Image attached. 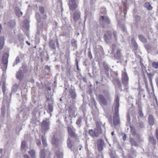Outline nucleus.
<instances>
[{
  "label": "nucleus",
  "mask_w": 158,
  "mask_h": 158,
  "mask_svg": "<svg viewBox=\"0 0 158 158\" xmlns=\"http://www.w3.org/2000/svg\"><path fill=\"white\" fill-rule=\"evenodd\" d=\"M119 97L118 95L116 96L114 104V112L113 114V123L115 126L118 125L120 123L119 116Z\"/></svg>",
  "instance_id": "nucleus-1"
},
{
  "label": "nucleus",
  "mask_w": 158,
  "mask_h": 158,
  "mask_svg": "<svg viewBox=\"0 0 158 158\" xmlns=\"http://www.w3.org/2000/svg\"><path fill=\"white\" fill-rule=\"evenodd\" d=\"M101 123L99 122H97L96 124V127L94 131L92 129L89 130L88 133L90 136L93 138L95 137H98L101 134L102 132V130L101 127Z\"/></svg>",
  "instance_id": "nucleus-2"
},
{
  "label": "nucleus",
  "mask_w": 158,
  "mask_h": 158,
  "mask_svg": "<svg viewBox=\"0 0 158 158\" xmlns=\"http://www.w3.org/2000/svg\"><path fill=\"white\" fill-rule=\"evenodd\" d=\"M50 125V122L48 119L46 118L42 121L41 123V131L42 132L45 133L49 130Z\"/></svg>",
  "instance_id": "nucleus-3"
},
{
  "label": "nucleus",
  "mask_w": 158,
  "mask_h": 158,
  "mask_svg": "<svg viewBox=\"0 0 158 158\" xmlns=\"http://www.w3.org/2000/svg\"><path fill=\"white\" fill-rule=\"evenodd\" d=\"M111 53L114 54V57L116 58L119 59L121 57V54L120 50L117 48L115 44H113L112 45V51Z\"/></svg>",
  "instance_id": "nucleus-4"
},
{
  "label": "nucleus",
  "mask_w": 158,
  "mask_h": 158,
  "mask_svg": "<svg viewBox=\"0 0 158 158\" xmlns=\"http://www.w3.org/2000/svg\"><path fill=\"white\" fill-rule=\"evenodd\" d=\"M128 81V77L126 72V69H125L124 71H122V81L123 84L125 85L126 87H127Z\"/></svg>",
  "instance_id": "nucleus-5"
},
{
  "label": "nucleus",
  "mask_w": 158,
  "mask_h": 158,
  "mask_svg": "<svg viewBox=\"0 0 158 158\" xmlns=\"http://www.w3.org/2000/svg\"><path fill=\"white\" fill-rule=\"evenodd\" d=\"M76 109L74 105L70 106L68 108V111L69 115L68 118L71 121L73 116L74 115Z\"/></svg>",
  "instance_id": "nucleus-6"
},
{
  "label": "nucleus",
  "mask_w": 158,
  "mask_h": 158,
  "mask_svg": "<svg viewBox=\"0 0 158 158\" xmlns=\"http://www.w3.org/2000/svg\"><path fill=\"white\" fill-rule=\"evenodd\" d=\"M99 22L103 26L109 24L110 23V20L106 16H101L99 19Z\"/></svg>",
  "instance_id": "nucleus-7"
},
{
  "label": "nucleus",
  "mask_w": 158,
  "mask_h": 158,
  "mask_svg": "<svg viewBox=\"0 0 158 158\" xmlns=\"http://www.w3.org/2000/svg\"><path fill=\"white\" fill-rule=\"evenodd\" d=\"M69 9L72 11H73L77 8L78 3L75 0H70L69 1Z\"/></svg>",
  "instance_id": "nucleus-8"
},
{
  "label": "nucleus",
  "mask_w": 158,
  "mask_h": 158,
  "mask_svg": "<svg viewBox=\"0 0 158 158\" xmlns=\"http://www.w3.org/2000/svg\"><path fill=\"white\" fill-rule=\"evenodd\" d=\"M67 130L69 135L71 137L74 138L75 139L77 138V135L75 133V130L74 129L72 126L68 127Z\"/></svg>",
  "instance_id": "nucleus-9"
},
{
  "label": "nucleus",
  "mask_w": 158,
  "mask_h": 158,
  "mask_svg": "<svg viewBox=\"0 0 158 158\" xmlns=\"http://www.w3.org/2000/svg\"><path fill=\"white\" fill-rule=\"evenodd\" d=\"M8 56L9 55L7 53H5L3 56L2 60L3 63L4 65L3 68H2L3 70H5V68H6L7 67Z\"/></svg>",
  "instance_id": "nucleus-10"
},
{
  "label": "nucleus",
  "mask_w": 158,
  "mask_h": 158,
  "mask_svg": "<svg viewBox=\"0 0 158 158\" xmlns=\"http://www.w3.org/2000/svg\"><path fill=\"white\" fill-rule=\"evenodd\" d=\"M98 100L100 104L106 106L107 105V102L104 97L102 95H99L98 96Z\"/></svg>",
  "instance_id": "nucleus-11"
},
{
  "label": "nucleus",
  "mask_w": 158,
  "mask_h": 158,
  "mask_svg": "<svg viewBox=\"0 0 158 158\" xmlns=\"http://www.w3.org/2000/svg\"><path fill=\"white\" fill-rule=\"evenodd\" d=\"M105 41L107 43L110 42L112 39L111 34L110 31H107L104 35Z\"/></svg>",
  "instance_id": "nucleus-12"
},
{
  "label": "nucleus",
  "mask_w": 158,
  "mask_h": 158,
  "mask_svg": "<svg viewBox=\"0 0 158 158\" xmlns=\"http://www.w3.org/2000/svg\"><path fill=\"white\" fill-rule=\"evenodd\" d=\"M73 18L75 22L79 21L80 19V12L78 11L74 12L73 15Z\"/></svg>",
  "instance_id": "nucleus-13"
},
{
  "label": "nucleus",
  "mask_w": 158,
  "mask_h": 158,
  "mask_svg": "<svg viewBox=\"0 0 158 158\" xmlns=\"http://www.w3.org/2000/svg\"><path fill=\"white\" fill-rule=\"evenodd\" d=\"M104 145V142L102 140L100 139L98 143V148L99 151H101L103 150V147Z\"/></svg>",
  "instance_id": "nucleus-14"
},
{
  "label": "nucleus",
  "mask_w": 158,
  "mask_h": 158,
  "mask_svg": "<svg viewBox=\"0 0 158 158\" xmlns=\"http://www.w3.org/2000/svg\"><path fill=\"white\" fill-rule=\"evenodd\" d=\"M36 16L37 18V20L38 21V30H39L41 29L42 27H43V24L42 23L40 22V17L38 14V15H36Z\"/></svg>",
  "instance_id": "nucleus-15"
},
{
  "label": "nucleus",
  "mask_w": 158,
  "mask_h": 158,
  "mask_svg": "<svg viewBox=\"0 0 158 158\" xmlns=\"http://www.w3.org/2000/svg\"><path fill=\"white\" fill-rule=\"evenodd\" d=\"M95 52L96 53H102L103 51L102 47L100 46H96L94 49Z\"/></svg>",
  "instance_id": "nucleus-16"
},
{
  "label": "nucleus",
  "mask_w": 158,
  "mask_h": 158,
  "mask_svg": "<svg viewBox=\"0 0 158 158\" xmlns=\"http://www.w3.org/2000/svg\"><path fill=\"white\" fill-rule=\"evenodd\" d=\"M5 38L4 36L0 37V49H2L4 44Z\"/></svg>",
  "instance_id": "nucleus-17"
},
{
  "label": "nucleus",
  "mask_w": 158,
  "mask_h": 158,
  "mask_svg": "<svg viewBox=\"0 0 158 158\" xmlns=\"http://www.w3.org/2000/svg\"><path fill=\"white\" fill-rule=\"evenodd\" d=\"M138 37L140 40L143 43H146L147 42V39L143 35H138Z\"/></svg>",
  "instance_id": "nucleus-18"
},
{
  "label": "nucleus",
  "mask_w": 158,
  "mask_h": 158,
  "mask_svg": "<svg viewBox=\"0 0 158 158\" xmlns=\"http://www.w3.org/2000/svg\"><path fill=\"white\" fill-rule=\"evenodd\" d=\"M69 95L73 99H74L76 97V94L75 91L72 89H69Z\"/></svg>",
  "instance_id": "nucleus-19"
},
{
  "label": "nucleus",
  "mask_w": 158,
  "mask_h": 158,
  "mask_svg": "<svg viewBox=\"0 0 158 158\" xmlns=\"http://www.w3.org/2000/svg\"><path fill=\"white\" fill-rule=\"evenodd\" d=\"M148 121L150 124L151 125H153L154 122V119L153 116L151 114H150L148 116Z\"/></svg>",
  "instance_id": "nucleus-20"
},
{
  "label": "nucleus",
  "mask_w": 158,
  "mask_h": 158,
  "mask_svg": "<svg viewBox=\"0 0 158 158\" xmlns=\"http://www.w3.org/2000/svg\"><path fill=\"white\" fill-rule=\"evenodd\" d=\"M113 83L115 85H117L119 87H121V84L120 81L117 79H115L113 81Z\"/></svg>",
  "instance_id": "nucleus-21"
},
{
  "label": "nucleus",
  "mask_w": 158,
  "mask_h": 158,
  "mask_svg": "<svg viewBox=\"0 0 158 158\" xmlns=\"http://www.w3.org/2000/svg\"><path fill=\"white\" fill-rule=\"evenodd\" d=\"M149 142L153 145H155L156 143V140L153 136H150L149 137Z\"/></svg>",
  "instance_id": "nucleus-22"
},
{
  "label": "nucleus",
  "mask_w": 158,
  "mask_h": 158,
  "mask_svg": "<svg viewBox=\"0 0 158 158\" xmlns=\"http://www.w3.org/2000/svg\"><path fill=\"white\" fill-rule=\"evenodd\" d=\"M55 43V41L53 40H51L49 44L50 47L52 49H55L56 48Z\"/></svg>",
  "instance_id": "nucleus-23"
},
{
  "label": "nucleus",
  "mask_w": 158,
  "mask_h": 158,
  "mask_svg": "<svg viewBox=\"0 0 158 158\" xmlns=\"http://www.w3.org/2000/svg\"><path fill=\"white\" fill-rule=\"evenodd\" d=\"M23 76L22 70H19L16 75L17 77L19 79H21Z\"/></svg>",
  "instance_id": "nucleus-24"
},
{
  "label": "nucleus",
  "mask_w": 158,
  "mask_h": 158,
  "mask_svg": "<svg viewBox=\"0 0 158 158\" xmlns=\"http://www.w3.org/2000/svg\"><path fill=\"white\" fill-rule=\"evenodd\" d=\"M52 143L55 145L56 146H57L58 145L59 142L58 139L57 138H55L54 137L52 141Z\"/></svg>",
  "instance_id": "nucleus-25"
},
{
  "label": "nucleus",
  "mask_w": 158,
  "mask_h": 158,
  "mask_svg": "<svg viewBox=\"0 0 158 158\" xmlns=\"http://www.w3.org/2000/svg\"><path fill=\"white\" fill-rule=\"evenodd\" d=\"M131 143L132 146H137L138 144L136 141L133 138H131L130 139Z\"/></svg>",
  "instance_id": "nucleus-26"
},
{
  "label": "nucleus",
  "mask_w": 158,
  "mask_h": 158,
  "mask_svg": "<svg viewBox=\"0 0 158 158\" xmlns=\"http://www.w3.org/2000/svg\"><path fill=\"white\" fill-rule=\"evenodd\" d=\"M29 154L30 155L32 158H35L36 156L34 150H31L28 152Z\"/></svg>",
  "instance_id": "nucleus-27"
},
{
  "label": "nucleus",
  "mask_w": 158,
  "mask_h": 158,
  "mask_svg": "<svg viewBox=\"0 0 158 158\" xmlns=\"http://www.w3.org/2000/svg\"><path fill=\"white\" fill-rule=\"evenodd\" d=\"M56 155L58 158H62L63 153L62 152L58 151L56 152Z\"/></svg>",
  "instance_id": "nucleus-28"
},
{
  "label": "nucleus",
  "mask_w": 158,
  "mask_h": 158,
  "mask_svg": "<svg viewBox=\"0 0 158 158\" xmlns=\"http://www.w3.org/2000/svg\"><path fill=\"white\" fill-rule=\"evenodd\" d=\"M144 6L149 10H152V7L148 2L145 3L144 4Z\"/></svg>",
  "instance_id": "nucleus-29"
},
{
  "label": "nucleus",
  "mask_w": 158,
  "mask_h": 158,
  "mask_svg": "<svg viewBox=\"0 0 158 158\" xmlns=\"http://www.w3.org/2000/svg\"><path fill=\"white\" fill-rule=\"evenodd\" d=\"M18 87V86L17 84H15L12 87V93L15 92L17 90Z\"/></svg>",
  "instance_id": "nucleus-30"
},
{
  "label": "nucleus",
  "mask_w": 158,
  "mask_h": 158,
  "mask_svg": "<svg viewBox=\"0 0 158 158\" xmlns=\"http://www.w3.org/2000/svg\"><path fill=\"white\" fill-rule=\"evenodd\" d=\"M23 23L24 25L23 26V27L26 29H27L29 27V22L28 21L26 20Z\"/></svg>",
  "instance_id": "nucleus-31"
},
{
  "label": "nucleus",
  "mask_w": 158,
  "mask_h": 158,
  "mask_svg": "<svg viewBox=\"0 0 158 158\" xmlns=\"http://www.w3.org/2000/svg\"><path fill=\"white\" fill-rule=\"evenodd\" d=\"M67 145L68 147L70 148V149H71L72 150H73L72 149V145L71 143V140L69 138L67 140Z\"/></svg>",
  "instance_id": "nucleus-32"
},
{
  "label": "nucleus",
  "mask_w": 158,
  "mask_h": 158,
  "mask_svg": "<svg viewBox=\"0 0 158 158\" xmlns=\"http://www.w3.org/2000/svg\"><path fill=\"white\" fill-rule=\"evenodd\" d=\"M52 105V104H49L48 105V111L50 113L51 115V112H52L53 110V107Z\"/></svg>",
  "instance_id": "nucleus-33"
},
{
  "label": "nucleus",
  "mask_w": 158,
  "mask_h": 158,
  "mask_svg": "<svg viewBox=\"0 0 158 158\" xmlns=\"http://www.w3.org/2000/svg\"><path fill=\"white\" fill-rule=\"evenodd\" d=\"M39 10L41 14L43 15L44 13L45 10L44 7L42 6H40L39 7Z\"/></svg>",
  "instance_id": "nucleus-34"
},
{
  "label": "nucleus",
  "mask_w": 158,
  "mask_h": 158,
  "mask_svg": "<svg viewBox=\"0 0 158 158\" xmlns=\"http://www.w3.org/2000/svg\"><path fill=\"white\" fill-rule=\"evenodd\" d=\"M22 70L24 73H26L27 71V66L26 64H23L22 67Z\"/></svg>",
  "instance_id": "nucleus-35"
},
{
  "label": "nucleus",
  "mask_w": 158,
  "mask_h": 158,
  "mask_svg": "<svg viewBox=\"0 0 158 158\" xmlns=\"http://www.w3.org/2000/svg\"><path fill=\"white\" fill-rule=\"evenodd\" d=\"M42 140L44 146L45 147L47 146V144L46 139L43 136L42 137Z\"/></svg>",
  "instance_id": "nucleus-36"
},
{
  "label": "nucleus",
  "mask_w": 158,
  "mask_h": 158,
  "mask_svg": "<svg viewBox=\"0 0 158 158\" xmlns=\"http://www.w3.org/2000/svg\"><path fill=\"white\" fill-rule=\"evenodd\" d=\"M131 133L133 136H136V134H138L136 132L135 130V129L132 128L131 127Z\"/></svg>",
  "instance_id": "nucleus-37"
},
{
  "label": "nucleus",
  "mask_w": 158,
  "mask_h": 158,
  "mask_svg": "<svg viewBox=\"0 0 158 158\" xmlns=\"http://www.w3.org/2000/svg\"><path fill=\"white\" fill-rule=\"evenodd\" d=\"M45 156V154L44 151L41 149L40 152V158H44Z\"/></svg>",
  "instance_id": "nucleus-38"
},
{
  "label": "nucleus",
  "mask_w": 158,
  "mask_h": 158,
  "mask_svg": "<svg viewBox=\"0 0 158 158\" xmlns=\"http://www.w3.org/2000/svg\"><path fill=\"white\" fill-rule=\"evenodd\" d=\"M19 62V57L17 56L16 58L15 62L13 63V66H14L16 65Z\"/></svg>",
  "instance_id": "nucleus-39"
},
{
  "label": "nucleus",
  "mask_w": 158,
  "mask_h": 158,
  "mask_svg": "<svg viewBox=\"0 0 158 158\" xmlns=\"http://www.w3.org/2000/svg\"><path fill=\"white\" fill-rule=\"evenodd\" d=\"M71 43L73 46L75 47L77 46V41L74 40H72Z\"/></svg>",
  "instance_id": "nucleus-40"
},
{
  "label": "nucleus",
  "mask_w": 158,
  "mask_h": 158,
  "mask_svg": "<svg viewBox=\"0 0 158 158\" xmlns=\"http://www.w3.org/2000/svg\"><path fill=\"white\" fill-rule=\"evenodd\" d=\"M15 24V23L14 21H11L9 23V25L11 27H13Z\"/></svg>",
  "instance_id": "nucleus-41"
},
{
  "label": "nucleus",
  "mask_w": 158,
  "mask_h": 158,
  "mask_svg": "<svg viewBox=\"0 0 158 158\" xmlns=\"http://www.w3.org/2000/svg\"><path fill=\"white\" fill-rule=\"evenodd\" d=\"M140 19V16L138 15H136L135 17V21L136 22L138 23Z\"/></svg>",
  "instance_id": "nucleus-42"
},
{
  "label": "nucleus",
  "mask_w": 158,
  "mask_h": 158,
  "mask_svg": "<svg viewBox=\"0 0 158 158\" xmlns=\"http://www.w3.org/2000/svg\"><path fill=\"white\" fill-rule=\"evenodd\" d=\"M152 65L155 68H157L158 67V62H153Z\"/></svg>",
  "instance_id": "nucleus-43"
},
{
  "label": "nucleus",
  "mask_w": 158,
  "mask_h": 158,
  "mask_svg": "<svg viewBox=\"0 0 158 158\" xmlns=\"http://www.w3.org/2000/svg\"><path fill=\"white\" fill-rule=\"evenodd\" d=\"M136 138L138 142H140L143 141L142 139L140 137L139 135V134H136Z\"/></svg>",
  "instance_id": "nucleus-44"
},
{
  "label": "nucleus",
  "mask_w": 158,
  "mask_h": 158,
  "mask_svg": "<svg viewBox=\"0 0 158 158\" xmlns=\"http://www.w3.org/2000/svg\"><path fill=\"white\" fill-rule=\"evenodd\" d=\"M103 66L106 71H109V68L107 64L104 63Z\"/></svg>",
  "instance_id": "nucleus-45"
},
{
  "label": "nucleus",
  "mask_w": 158,
  "mask_h": 158,
  "mask_svg": "<svg viewBox=\"0 0 158 158\" xmlns=\"http://www.w3.org/2000/svg\"><path fill=\"white\" fill-rule=\"evenodd\" d=\"M26 145V142L25 141H23L22 143L21 148H25Z\"/></svg>",
  "instance_id": "nucleus-46"
},
{
  "label": "nucleus",
  "mask_w": 158,
  "mask_h": 158,
  "mask_svg": "<svg viewBox=\"0 0 158 158\" xmlns=\"http://www.w3.org/2000/svg\"><path fill=\"white\" fill-rule=\"evenodd\" d=\"M101 13L102 14H106V11L105 9H102L101 10Z\"/></svg>",
  "instance_id": "nucleus-47"
},
{
  "label": "nucleus",
  "mask_w": 158,
  "mask_h": 158,
  "mask_svg": "<svg viewBox=\"0 0 158 158\" xmlns=\"http://www.w3.org/2000/svg\"><path fill=\"white\" fill-rule=\"evenodd\" d=\"M113 35L115 40L116 41L117 40V33L116 31H114L113 32Z\"/></svg>",
  "instance_id": "nucleus-48"
},
{
  "label": "nucleus",
  "mask_w": 158,
  "mask_h": 158,
  "mask_svg": "<svg viewBox=\"0 0 158 158\" xmlns=\"http://www.w3.org/2000/svg\"><path fill=\"white\" fill-rule=\"evenodd\" d=\"M127 8L126 6H124L123 7V14L125 15L126 14V13L127 12Z\"/></svg>",
  "instance_id": "nucleus-49"
},
{
  "label": "nucleus",
  "mask_w": 158,
  "mask_h": 158,
  "mask_svg": "<svg viewBox=\"0 0 158 158\" xmlns=\"http://www.w3.org/2000/svg\"><path fill=\"white\" fill-rule=\"evenodd\" d=\"M22 15H23L22 12L21 11L19 10H18V11L17 12V15H18V16H20Z\"/></svg>",
  "instance_id": "nucleus-50"
},
{
  "label": "nucleus",
  "mask_w": 158,
  "mask_h": 158,
  "mask_svg": "<svg viewBox=\"0 0 158 158\" xmlns=\"http://www.w3.org/2000/svg\"><path fill=\"white\" fill-rule=\"evenodd\" d=\"M123 139L125 141L126 140L127 138V135L125 134H123Z\"/></svg>",
  "instance_id": "nucleus-51"
},
{
  "label": "nucleus",
  "mask_w": 158,
  "mask_h": 158,
  "mask_svg": "<svg viewBox=\"0 0 158 158\" xmlns=\"http://www.w3.org/2000/svg\"><path fill=\"white\" fill-rule=\"evenodd\" d=\"M139 116L140 117H142L143 116V114L141 110H140L139 112Z\"/></svg>",
  "instance_id": "nucleus-52"
},
{
  "label": "nucleus",
  "mask_w": 158,
  "mask_h": 158,
  "mask_svg": "<svg viewBox=\"0 0 158 158\" xmlns=\"http://www.w3.org/2000/svg\"><path fill=\"white\" fill-rule=\"evenodd\" d=\"M139 125L141 128H143L144 127V124L142 122H140L139 123Z\"/></svg>",
  "instance_id": "nucleus-53"
},
{
  "label": "nucleus",
  "mask_w": 158,
  "mask_h": 158,
  "mask_svg": "<svg viewBox=\"0 0 158 158\" xmlns=\"http://www.w3.org/2000/svg\"><path fill=\"white\" fill-rule=\"evenodd\" d=\"M127 121H128V122L129 123L130 122L131 119H130V115L129 114H128L127 115Z\"/></svg>",
  "instance_id": "nucleus-54"
},
{
  "label": "nucleus",
  "mask_w": 158,
  "mask_h": 158,
  "mask_svg": "<svg viewBox=\"0 0 158 158\" xmlns=\"http://www.w3.org/2000/svg\"><path fill=\"white\" fill-rule=\"evenodd\" d=\"M41 144V142L40 140H37L36 141V144L38 146H40Z\"/></svg>",
  "instance_id": "nucleus-55"
},
{
  "label": "nucleus",
  "mask_w": 158,
  "mask_h": 158,
  "mask_svg": "<svg viewBox=\"0 0 158 158\" xmlns=\"http://www.w3.org/2000/svg\"><path fill=\"white\" fill-rule=\"evenodd\" d=\"M88 55H89V57L90 58H92V56L91 54V53L90 51H89L88 52Z\"/></svg>",
  "instance_id": "nucleus-56"
},
{
  "label": "nucleus",
  "mask_w": 158,
  "mask_h": 158,
  "mask_svg": "<svg viewBox=\"0 0 158 158\" xmlns=\"http://www.w3.org/2000/svg\"><path fill=\"white\" fill-rule=\"evenodd\" d=\"M156 138L158 141V129H157L156 130Z\"/></svg>",
  "instance_id": "nucleus-57"
},
{
  "label": "nucleus",
  "mask_w": 158,
  "mask_h": 158,
  "mask_svg": "<svg viewBox=\"0 0 158 158\" xmlns=\"http://www.w3.org/2000/svg\"><path fill=\"white\" fill-rule=\"evenodd\" d=\"M81 119H79L77 121L76 123L77 124H79L80 123Z\"/></svg>",
  "instance_id": "nucleus-58"
},
{
  "label": "nucleus",
  "mask_w": 158,
  "mask_h": 158,
  "mask_svg": "<svg viewBox=\"0 0 158 158\" xmlns=\"http://www.w3.org/2000/svg\"><path fill=\"white\" fill-rule=\"evenodd\" d=\"M122 30H123V31H126V29H125V27L124 26H123L122 27Z\"/></svg>",
  "instance_id": "nucleus-59"
},
{
  "label": "nucleus",
  "mask_w": 158,
  "mask_h": 158,
  "mask_svg": "<svg viewBox=\"0 0 158 158\" xmlns=\"http://www.w3.org/2000/svg\"><path fill=\"white\" fill-rule=\"evenodd\" d=\"M24 158H30L28 155H24Z\"/></svg>",
  "instance_id": "nucleus-60"
},
{
  "label": "nucleus",
  "mask_w": 158,
  "mask_h": 158,
  "mask_svg": "<svg viewBox=\"0 0 158 158\" xmlns=\"http://www.w3.org/2000/svg\"><path fill=\"white\" fill-rule=\"evenodd\" d=\"M134 47L135 48H135V50H136L137 49V44H134Z\"/></svg>",
  "instance_id": "nucleus-61"
},
{
  "label": "nucleus",
  "mask_w": 158,
  "mask_h": 158,
  "mask_svg": "<svg viewBox=\"0 0 158 158\" xmlns=\"http://www.w3.org/2000/svg\"><path fill=\"white\" fill-rule=\"evenodd\" d=\"M28 115V114H25V116H23V118H26L27 117V116Z\"/></svg>",
  "instance_id": "nucleus-62"
},
{
  "label": "nucleus",
  "mask_w": 158,
  "mask_h": 158,
  "mask_svg": "<svg viewBox=\"0 0 158 158\" xmlns=\"http://www.w3.org/2000/svg\"><path fill=\"white\" fill-rule=\"evenodd\" d=\"M46 69L48 71H49L50 70V68L48 66H46Z\"/></svg>",
  "instance_id": "nucleus-63"
},
{
  "label": "nucleus",
  "mask_w": 158,
  "mask_h": 158,
  "mask_svg": "<svg viewBox=\"0 0 158 158\" xmlns=\"http://www.w3.org/2000/svg\"><path fill=\"white\" fill-rule=\"evenodd\" d=\"M4 87H5V86L4 85H3L2 86V91L4 92H5V89H4Z\"/></svg>",
  "instance_id": "nucleus-64"
}]
</instances>
